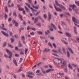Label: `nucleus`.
<instances>
[{"label":"nucleus","mask_w":79,"mask_h":79,"mask_svg":"<svg viewBox=\"0 0 79 79\" xmlns=\"http://www.w3.org/2000/svg\"><path fill=\"white\" fill-rule=\"evenodd\" d=\"M61 66L62 68H65L64 69V72L65 73H67L68 72V68H67V66H66V62H65V61H63L62 63L61 64Z\"/></svg>","instance_id":"1"},{"label":"nucleus","mask_w":79,"mask_h":79,"mask_svg":"<svg viewBox=\"0 0 79 79\" xmlns=\"http://www.w3.org/2000/svg\"><path fill=\"white\" fill-rule=\"evenodd\" d=\"M72 20L74 24H75V25L76 26H77V27H79V25H77L79 23V20L77 19H76L74 17H72Z\"/></svg>","instance_id":"2"},{"label":"nucleus","mask_w":79,"mask_h":79,"mask_svg":"<svg viewBox=\"0 0 79 79\" xmlns=\"http://www.w3.org/2000/svg\"><path fill=\"white\" fill-rule=\"evenodd\" d=\"M54 62L57 64H60L61 63V60L60 59L58 58L55 59L53 60Z\"/></svg>","instance_id":"3"},{"label":"nucleus","mask_w":79,"mask_h":79,"mask_svg":"<svg viewBox=\"0 0 79 79\" xmlns=\"http://www.w3.org/2000/svg\"><path fill=\"white\" fill-rule=\"evenodd\" d=\"M6 51L7 53L9 54V57H7V58H10V60L11 59V57H12V52H11V51H10V50H9L8 49H6Z\"/></svg>","instance_id":"4"},{"label":"nucleus","mask_w":79,"mask_h":79,"mask_svg":"<svg viewBox=\"0 0 79 79\" xmlns=\"http://www.w3.org/2000/svg\"><path fill=\"white\" fill-rule=\"evenodd\" d=\"M61 75L64 76V74L62 73H57L56 74V77L57 78H58V79H60V78H61Z\"/></svg>","instance_id":"5"},{"label":"nucleus","mask_w":79,"mask_h":79,"mask_svg":"<svg viewBox=\"0 0 79 79\" xmlns=\"http://www.w3.org/2000/svg\"><path fill=\"white\" fill-rule=\"evenodd\" d=\"M54 8H55V9L57 11H60V12H61L62 11V10L60 8H56V6L55 5H54Z\"/></svg>","instance_id":"6"},{"label":"nucleus","mask_w":79,"mask_h":79,"mask_svg":"<svg viewBox=\"0 0 79 79\" xmlns=\"http://www.w3.org/2000/svg\"><path fill=\"white\" fill-rule=\"evenodd\" d=\"M70 7H71L73 10H74L76 8V6L74 4L73 5H69Z\"/></svg>","instance_id":"7"},{"label":"nucleus","mask_w":79,"mask_h":79,"mask_svg":"<svg viewBox=\"0 0 79 79\" xmlns=\"http://www.w3.org/2000/svg\"><path fill=\"white\" fill-rule=\"evenodd\" d=\"M52 19V15L50 12H48V21H50Z\"/></svg>","instance_id":"8"},{"label":"nucleus","mask_w":79,"mask_h":79,"mask_svg":"<svg viewBox=\"0 0 79 79\" xmlns=\"http://www.w3.org/2000/svg\"><path fill=\"white\" fill-rule=\"evenodd\" d=\"M1 32L2 34H3V35H5V36H6V37H8L9 35L7 33L3 31H2Z\"/></svg>","instance_id":"9"},{"label":"nucleus","mask_w":79,"mask_h":79,"mask_svg":"<svg viewBox=\"0 0 79 79\" xmlns=\"http://www.w3.org/2000/svg\"><path fill=\"white\" fill-rule=\"evenodd\" d=\"M12 23L13 24H15V27H18V23L16 22V21L14 20H12Z\"/></svg>","instance_id":"10"},{"label":"nucleus","mask_w":79,"mask_h":79,"mask_svg":"<svg viewBox=\"0 0 79 79\" xmlns=\"http://www.w3.org/2000/svg\"><path fill=\"white\" fill-rule=\"evenodd\" d=\"M65 35L67 37H71L72 36L71 34H70V33L68 32H66L65 33Z\"/></svg>","instance_id":"11"},{"label":"nucleus","mask_w":79,"mask_h":79,"mask_svg":"<svg viewBox=\"0 0 79 79\" xmlns=\"http://www.w3.org/2000/svg\"><path fill=\"white\" fill-rule=\"evenodd\" d=\"M55 4L57 6H58L59 7H60V6H62V5L59 4L58 3V2L57 1L55 0Z\"/></svg>","instance_id":"12"},{"label":"nucleus","mask_w":79,"mask_h":79,"mask_svg":"<svg viewBox=\"0 0 79 79\" xmlns=\"http://www.w3.org/2000/svg\"><path fill=\"white\" fill-rule=\"evenodd\" d=\"M51 26H52V27H53L54 29H55V30H56V27L55 25L51 23Z\"/></svg>","instance_id":"13"},{"label":"nucleus","mask_w":79,"mask_h":79,"mask_svg":"<svg viewBox=\"0 0 79 79\" xmlns=\"http://www.w3.org/2000/svg\"><path fill=\"white\" fill-rule=\"evenodd\" d=\"M13 60L14 64H15V66H18V64H17V63L16 62V59H15V58H14L13 59Z\"/></svg>","instance_id":"14"},{"label":"nucleus","mask_w":79,"mask_h":79,"mask_svg":"<svg viewBox=\"0 0 79 79\" xmlns=\"http://www.w3.org/2000/svg\"><path fill=\"white\" fill-rule=\"evenodd\" d=\"M32 6L33 8H35V9H39V5H38L35 6L34 5H32Z\"/></svg>","instance_id":"15"},{"label":"nucleus","mask_w":79,"mask_h":79,"mask_svg":"<svg viewBox=\"0 0 79 79\" xmlns=\"http://www.w3.org/2000/svg\"><path fill=\"white\" fill-rule=\"evenodd\" d=\"M34 23L35 24L36 23L38 22V17H36L34 19Z\"/></svg>","instance_id":"16"},{"label":"nucleus","mask_w":79,"mask_h":79,"mask_svg":"<svg viewBox=\"0 0 79 79\" xmlns=\"http://www.w3.org/2000/svg\"><path fill=\"white\" fill-rule=\"evenodd\" d=\"M74 11H75V12L76 14H77V15H78L79 14V10L77 9H75L74 10H73Z\"/></svg>","instance_id":"17"},{"label":"nucleus","mask_w":79,"mask_h":79,"mask_svg":"<svg viewBox=\"0 0 79 79\" xmlns=\"http://www.w3.org/2000/svg\"><path fill=\"white\" fill-rule=\"evenodd\" d=\"M68 49H69V51L72 54H73V50H72V49H71V48H70L69 47H68Z\"/></svg>","instance_id":"18"},{"label":"nucleus","mask_w":79,"mask_h":79,"mask_svg":"<svg viewBox=\"0 0 79 79\" xmlns=\"http://www.w3.org/2000/svg\"><path fill=\"white\" fill-rule=\"evenodd\" d=\"M61 48H60L59 47L58 48V52L59 53H60V54H61V55H63V53L61 52Z\"/></svg>","instance_id":"19"},{"label":"nucleus","mask_w":79,"mask_h":79,"mask_svg":"<svg viewBox=\"0 0 79 79\" xmlns=\"http://www.w3.org/2000/svg\"><path fill=\"white\" fill-rule=\"evenodd\" d=\"M28 75H30L31 76V75H32V76H34V73L32 72H31L30 71H29L27 73Z\"/></svg>","instance_id":"20"},{"label":"nucleus","mask_w":79,"mask_h":79,"mask_svg":"<svg viewBox=\"0 0 79 79\" xmlns=\"http://www.w3.org/2000/svg\"><path fill=\"white\" fill-rule=\"evenodd\" d=\"M25 8L26 9V10L27 11V13H29L30 12V11L29 10V9L26 7V6H24Z\"/></svg>","instance_id":"21"},{"label":"nucleus","mask_w":79,"mask_h":79,"mask_svg":"<svg viewBox=\"0 0 79 79\" xmlns=\"http://www.w3.org/2000/svg\"><path fill=\"white\" fill-rule=\"evenodd\" d=\"M19 47H22V44H21V43L20 40L19 41V44H18Z\"/></svg>","instance_id":"22"},{"label":"nucleus","mask_w":79,"mask_h":79,"mask_svg":"<svg viewBox=\"0 0 79 79\" xmlns=\"http://www.w3.org/2000/svg\"><path fill=\"white\" fill-rule=\"evenodd\" d=\"M8 47H10V48H14V47L12 46V45L11 44H8Z\"/></svg>","instance_id":"23"},{"label":"nucleus","mask_w":79,"mask_h":79,"mask_svg":"<svg viewBox=\"0 0 79 79\" xmlns=\"http://www.w3.org/2000/svg\"><path fill=\"white\" fill-rule=\"evenodd\" d=\"M61 41H62V42L63 43V44H66V45L68 44V42L65 41L64 40H61Z\"/></svg>","instance_id":"24"},{"label":"nucleus","mask_w":79,"mask_h":79,"mask_svg":"<svg viewBox=\"0 0 79 79\" xmlns=\"http://www.w3.org/2000/svg\"><path fill=\"white\" fill-rule=\"evenodd\" d=\"M23 69V67H22V66H21L20 67L19 69V70L17 71V72L18 73V72H20V71H22V69Z\"/></svg>","instance_id":"25"},{"label":"nucleus","mask_w":79,"mask_h":79,"mask_svg":"<svg viewBox=\"0 0 79 79\" xmlns=\"http://www.w3.org/2000/svg\"><path fill=\"white\" fill-rule=\"evenodd\" d=\"M50 71H53V69H48V70H46V73H49V72H50Z\"/></svg>","instance_id":"26"},{"label":"nucleus","mask_w":79,"mask_h":79,"mask_svg":"<svg viewBox=\"0 0 79 79\" xmlns=\"http://www.w3.org/2000/svg\"><path fill=\"white\" fill-rule=\"evenodd\" d=\"M7 18H8V15H6V13H4V19L5 20H6L7 19Z\"/></svg>","instance_id":"27"},{"label":"nucleus","mask_w":79,"mask_h":79,"mask_svg":"<svg viewBox=\"0 0 79 79\" xmlns=\"http://www.w3.org/2000/svg\"><path fill=\"white\" fill-rule=\"evenodd\" d=\"M26 76L27 77H29V78H31V79L33 78V77H32V76H31L28 74H27L26 75Z\"/></svg>","instance_id":"28"},{"label":"nucleus","mask_w":79,"mask_h":79,"mask_svg":"<svg viewBox=\"0 0 79 79\" xmlns=\"http://www.w3.org/2000/svg\"><path fill=\"white\" fill-rule=\"evenodd\" d=\"M43 52H50V49H49L45 48L44 50V51Z\"/></svg>","instance_id":"29"},{"label":"nucleus","mask_w":79,"mask_h":79,"mask_svg":"<svg viewBox=\"0 0 79 79\" xmlns=\"http://www.w3.org/2000/svg\"><path fill=\"white\" fill-rule=\"evenodd\" d=\"M19 17L21 21H23V17L21 16V15L19 14Z\"/></svg>","instance_id":"30"},{"label":"nucleus","mask_w":79,"mask_h":79,"mask_svg":"<svg viewBox=\"0 0 79 79\" xmlns=\"http://www.w3.org/2000/svg\"><path fill=\"white\" fill-rule=\"evenodd\" d=\"M67 57H68V58H69V57L70 56V54H69V52L68 51L67 52Z\"/></svg>","instance_id":"31"},{"label":"nucleus","mask_w":79,"mask_h":79,"mask_svg":"<svg viewBox=\"0 0 79 79\" xmlns=\"http://www.w3.org/2000/svg\"><path fill=\"white\" fill-rule=\"evenodd\" d=\"M13 15L14 16H15V17H16V16H17V15H16V11H15L13 12Z\"/></svg>","instance_id":"32"},{"label":"nucleus","mask_w":79,"mask_h":79,"mask_svg":"<svg viewBox=\"0 0 79 79\" xmlns=\"http://www.w3.org/2000/svg\"><path fill=\"white\" fill-rule=\"evenodd\" d=\"M68 67L69 68V69H73V67L72 66H71L70 64H68Z\"/></svg>","instance_id":"33"},{"label":"nucleus","mask_w":79,"mask_h":79,"mask_svg":"<svg viewBox=\"0 0 79 79\" xmlns=\"http://www.w3.org/2000/svg\"><path fill=\"white\" fill-rule=\"evenodd\" d=\"M48 38L49 39H50L51 40H53V39H54V37H51L50 35L48 36Z\"/></svg>","instance_id":"34"},{"label":"nucleus","mask_w":79,"mask_h":79,"mask_svg":"<svg viewBox=\"0 0 79 79\" xmlns=\"http://www.w3.org/2000/svg\"><path fill=\"white\" fill-rule=\"evenodd\" d=\"M68 40L69 42H71V40L72 41H74V40H73V38L70 39V38H68Z\"/></svg>","instance_id":"35"},{"label":"nucleus","mask_w":79,"mask_h":79,"mask_svg":"<svg viewBox=\"0 0 79 79\" xmlns=\"http://www.w3.org/2000/svg\"><path fill=\"white\" fill-rule=\"evenodd\" d=\"M74 32L76 34H77V32L76 31V27H74Z\"/></svg>","instance_id":"36"},{"label":"nucleus","mask_w":79,"mask_h":79,"mask_svg":"<svg viewBox=\"0 0 79 79\" xmlns=\"http://www.w3.org/2000/svg\"><path fill=\"white\" fill-rule=\"evenodd\" d=\"M5 10L6 12V13H8V7H7V6H5Z\"/></svg>","instance_id":"37"},{"label":"nucleus","mask_w":79,"mask_h":79,"mask_svg":"<svg viewBox=\"0 0 79 79\" xmlns=\"http://www.w3.org/2000/svg\"><path fill=\"white\" fill-rule=\"evenodd\" d=\"M6 42H4V44H3V45L2 46V47H5L6 45Z\"/></svg>","instance_id":"38"},{"label":"nucleus","mask_w":79,"mask_h":79,"mask_svg":"<svg viewBox=\"0 0 79 79\" xmlns=\"http://www.w3.org/2000/svg\"><path fill=\"white\" fill-rule=\"evenodd\" d=\"M60 7H61V8H62L63 10H66V7L62 5V6H60Z\"/></svg>","instance_id":"39"},{"label":"nucleus","mask_w":79,"mask_h":79,"mask_svg":"<svg viewBox=\"0 0 79 79\" xmlns=\"http://www.w3.org/2000/svg\"><path fill=\"white\" fill-rule=\"evenodd\" d=\"M41 69L43 73V74H45V73H46V72H45V70L44 69L42 68H41Z\"/></svg>","instance_id":"40"},{"label":"nucleus","mask_w":79,"mask_h":79,"mask_svg":"<svg viewBox=\"0 0 79 79\" xmlns=\"http://www.w3.org/2000/svg\"><path fill=\"white\" fill-rule=\"evenodd\" d=\"M25 4L26 5V6H28L29 8H31V6L29 4L27 3H25Z\"/></svg>","instance_id":"41"},{"label":"nucleus","mask_w":79,"mask_h":79,"mask_svg":"<svg viewBox=\"0 0 79 79\" xmlns=\"http://www.w3.org/2000/svg\"><path fill=\"white\" fill-rule=\"evenodd\" d=\"M0 28L2 30H4V31H7L6 29V28H3V27H2V26H0Z\"/></svg>","instance_id":"42"},{"label":"nucleus","mask_w":79,"mask_h":79,"mask_svg":"<svg viewBox=\"0 0 79 79\" xmlns=\"http://www.w3.org/2000/svg\"><path fill=\"white\" fill-rule=\"evenodd\" d=\"M52 45L53 46V47H54V48H56V44L54 43H53L52 44Z\"/></svg>","instance_id":"43"},{"label":"nucleus","mask_w":79,"mask_h":79,"mask_svg":"<svg viewBox=\"0 0 79 79\" xmlns=\"http://www.w3.org/2000/svg\"><path fill=\"white\" fill-rule=\"evenodd\" d=\"M11 40V43H13L14 42V39L13 38H10Z\"/></svg>","instance_id":"44"},{"label":"nucleus","mask_w":79,"mask_h":79,"mask_svg":"<svg viewBox=\"0 0 79 79\" xmlns=\"http://www.w3.org/2000/svg\"><path fill=\"white\" fill-rule=\"evenodd\" d=\"M64 14L65 15H68L69 16H70L69 13H67V12H64Z\"/></svg>","instance_id":"45"},{"label":"nucleus","mask_w":79,"mask_h":79,"mask_svg":"<svg viewBox=\"0 0 79 79\" xmlns=\"http://www.w3.org/2000/svg\"><path fill=\"white\" fill-rule=\"evenodd\" d=\"M72 66H73V67H77V65L76 64H72Z\"/></svg>","instance_id":"46"},{"label":"nucleus","mask_w":79,"mask_h":79,"mask_svg":"<svg viewBox=\"0 0 79 79\" xmlns=\"http://www.w3.org/2000/svg\"><path fill=\"white\" fill-rule=\"evenodd\" d=\"M43 16L44 19H46V18H47V15L46 14H44Z\"/></svg>","instance_id":"47"},{"label":"nucleus","mask_w":79,"mask_h":79,"mask_svg":"<svg viewBox=\"0 0 79 79\" xmlns=\"http://www.w3.org/2000/svg\"><path fill=\"white\" fill-rule=\"evenodd\" d=\"M40 11H38L37 13H36L35 15V16H37L38 15H39V13H40Z\"/></svg>","instance_id":"48"},{"label":"nucleus","mask_w":79,"mask_h":79,"mask_svg":"<svg viewBox=\"0 0 79 79\" xmlns=\"http://www.w3.org/2000/svg\"><path fill=\"white\" fill-rule=\"evenodd\" d=\"M52 51L53 52H54V53H58V52H57L56 50H52Z\"/></svg>","instance_id":"49"},{"label":"nucleus","mask_w":79,"mask_h":79,"mask_svg":"<svg viewBox=\"0 0 79 79\" xmlns=\"http://www.w3.org/2000/svg\"><path fill=\"white\" fill-rule=\"evenodd\" d=\"M23 25H24V26H26V23L25 22V21L23 20Z\"/></svg>","instance_id":"50"},{"label":"nucleus","mask_w":79,"mask_h":79,"mask_svg":"<svg viewBox=\"0 0 79 79\" xmlns=\"http://www.w3.org/2000/svg\"><path fill=\"white\" fill-rule=\"evenodd\" d=\"M75 2L77 5L79 6V2L75 1Z\"/></svg>","instance_id":"51"},{"label":"nucleus","mask_w":79,"mask_h":79,"mask_svg":"<svg viewBox=\"0 0 79 79\" xmlns=\"http://www.w3.org/2000/svg\"><path fill=\"white\" fill-rule=\"evenodd\" d=\"M62 50L63 52L64 53H66V50H65V49L64 48H62Z\"/></svg>","instance_id":"52"},{"label":"nucleus","mask_w":79,"mask_h":79,"mask_svg":"<svg viewBox=\"0 0 79 79\" xmlns=\"http://www.w3.org/2000/svg\"><path fill=\"white\" fill-rule=\"evenodd\" d=\"M36 67H37V65H35L33 66L32 67V69H34V68H36Z\"/></svg>","instance_id":"53"},{"label":"nucleus","mask_w":79,"mask_h":79,"mask_svg":"<svg viewBox=\"0 0 79 79\" xmlns=\"http://www.w3.org/2000/svg\"><path fill=\"white\" fill-rule=\"evenodd\" d=\"M3 14H2V15L0 16V18L1 19H3Z\"/></svg>","instance_id":"54"},{"label":"nucleus","mask_w":79,"mask_h":79,"mask_svg":"<svg viewBox=\"0 0 79 79\" xmlns=\"http://www.w3.org/2000/svg\"><path fill=\"white\" fill-rule=\"evenodd\" d=\"M40 39H45V37H43V36H40Z\"/></svg>","instance_id":"55"},{"label":"nucleus","mask_w":79,"mask_h":79,"mask_svg":"<svg viewBox=\"0 0 79 79\" xmlns=\"http://www.w3.org/2000/svg\"><path fill=\"white\" fill-rule=\"evenodd\" d=\"M52 54L53 55H54V56H58L57 54H54L53 53H52Z\"/></svg>","instance_id":"56"},{"label":"nucleus","mask_w":79,"mask_h":79,"mask_svg":"<svg viewBox=\"0 0 79 79\" xmlns=\"http://www.w3.org/2000/svg\"><path fill=\"white\" fill-rule=\"evenodd\" d=\"M27 51H28V49H26L25 50V54H26V53L27 52Z\"/></svg>","instance_id":"57"},{"label":"nucleus","mask_w":79,"mask_h":79,"mask_svg":"<svg viewBox=\"0 0 79 79\" xmlns=\"http://www.w3.org/2000/svg\"><path fill=\"white\" fill-rule=\"evenodd\" d=\"M48 45H49V46H50V47H51V48H52V47H53L52 46V44H51V43H50L48 42Z\"/></svg>","instance_id":"58"},{"label":"nucleus","mask_w":79,"mask_h":79,"mask_svg":"<svg viewBox=\"0 0 79 79\" xmlns=\"http://www.w3.org/2000/svg\"><path fill=\"white\" fill-rule=\"evenodd\" d=\"M66 21H67L69 23H70V20H69V19H68V18H66Z\"/></svg>","instance_id":"59"},{"label":"nucleus","mask_w":79,"mask_h":79,"mask_svg":"<svg viewBox=\"0 0 79 79\" xmlns=\"http://www.w3.org/2000/svg\"><path fill=\"white\" fill-rule=\"evenodd\" d=\"M38 32V34H42V32L41 31H39L38 32Z\"/></svg>","instance_id":"60"},{"label":"nucleus","mask_w":79,"mask_h":79,"mask_svg":"<svg viewBox=\"0 0 79 79\" xmlns=\"http://www.w3.org/2000/svg\"><path fill=\"white\" fill-rule=\"evenodd\" d=\"M49 29L51 31H53V28L52 27H51V28H50Z\"/></svg>","instance_id":"61"},{"label":"nucleus","mask_w":79,"mask_h":79,"mask_svg":"<svg viewBox=\"0 0 79 79\" xmlns=\"http://www.w3.org/2000/svg\"><path fill=\"white\" fill-rule=\"evenodd\" d=\"M11 21V17H10L8 19V21H9V22H10V21Z\"/></svg>","instance_id":"62"},{"label":"nucleus","mask_w":79,"mask_h":79,"mask_svg":"<svg viewBox=\"0 0 79 79\" xmlns=\"http://www.w3.org/2000/svg\"><path fill=\"white\" fill-rule=\"evenodd\" d=\"M18 10H19V11H22V10H24V9L22 8V9H21L20 8V7H19L18 8Z\"/></svg>","instance_id":"63"},{"label":"nucleus","mask_w":79,"mask_h":79,"mask_svg":"<svg viewBox=\"0 0 79 79\" xmlns=\"http://www.w3.org/2000/svg\"><path fill=\"white\" fill-rule=\"evenodd\" d=\"M21 38L23 39V40H25V37L24 36H23Z\"/></svg>","instance_id":"64"}]
</instances>
